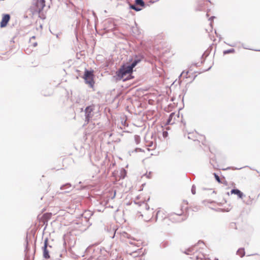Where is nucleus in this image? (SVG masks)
<instances>
[{
    "mask_svg": "<svg viewBox=\"0 0 260 260\" xmlns=\"http://www.w3.org/2000/svg\"><path fill=\"white\" fill-rule=\"evenodd\" d=\"M216 180L219 183L221 182L220 177L215 173L214 174Z\"/></svg>",
    "mask_w": 260,
    "mask_h": 260,
    "instance_id": "obj_18",
    "label": "nucleus"
},
{
    "mask_svg": "<svg viewBox=\"0 0 260 260\" xmlns=\"http://www.w3.org/2000/svg\"><path fill=\"white\" fill-rule=\"evenodd\" d=\"M149 212L151 213V216H152V214L153 213V209H152Z\"/></svg>",
    "mask_w": 260,
    "mask_h": 260,
    "instance_id": "obj_23",
    "label": "nucleus"
},
{
    "mask_svg": "<svg viewBox=\"0 0 260 260\" xmlns=\"http://www.w3.org/2000/svg\"><path fill=\"white\" fill-rule=\"evenodd\" d=\"M94 110L93 106H89L87 107L85 109V121L88 122L92 118L93 114L92 112Z\"/></svg>",
    "mask_w": 260,
    "mask_h": 260,
    "instance_id": "obj_3",
    "label": "nucleus"
},
{
    "mask_svg": "<svg viewBox=\"0 0 260 260\" xmlns=\"http://www.w3.org/2000/svg\"><path fill=\"white\" fill-rule=\"evenodd\" d=\"M150 175V173H149L148 176H147V177H148V178H149Z\"/></svg>",
    "mask_w": 260,
    "mask_h": 260,
    "instance_id": "obj_28",
    "label": "nucleus"
},
{
    "mask_svg": "<svg viewBox=\"0 0 260 260\" xmlns=\"http://www.w3.org/2000/svg\"><path fill=\"white\" fill-rule=\"evenodd\" d=\"M141 60V58L136 57L132 63L130 64L123 65L117 72V75L118 78L122 79L127 74L132 73L133 68Z\"/></svg>",
    "mask_w": 260,
    "mask_h": 260,
    "instance_id": "obj_1",
    "label": "nucleus"
},
{
    "mask_svg": "<svg viewBox=\"0 0 260 260\" xmlns=\"http://www.w3.org/2000/svg\"><path fill=\"white\" fill-rule=\"evenodd\" d=\"M127 238L130 239L129 241H128V242L130 244L134 245H135L138 247L139 246V245H138L139 243L135 242V239H130L129 237H128V236H127Z\"/></svg>",
    "mask_w": 260,
    "mask_h": 260,
    "instance_id": "obj_11",
    "label": "nucleus"
},
{
    "mask_svg": "<svg viewBox=\"0 0 260 260\" xmlns=\"http://www.w3.org/2000/svg\"><path fill=\"white\" fill-rule=\"evenodd\" d=\"M232 194H235L238 195V197L240 199L243 198L244 196L243 192L238 189H233L231 191Z\"/></svg>",
    "mask_w": 260,
    "mask_h": 260,
    "instance_id": "obj_7",
    "label": "nucleus"
},
{
    "mask_svg": "<svg viewBox=\"0 0 260 260\" xmlns=\"http://www.w3.org/2000/svg\"><path fill=\"white\" fill-rule=\"evenodd\" d=\"M183 212L182 210H181L179 213H175V215H176L178 219L177 221H181L183 220L182 218H181L180 216L182 215Z\"/></svg>",
    "mask_w": 260,
    "mask_h": 260,
    "instance_id": "obj_10",
    "label": "nucleus"
},
{
    "mask_svg": "<svg viewBox=\"0 0 260 260\" xmlns=\"http://www.w3.org/2000/svg\"><path fill=\"white\" fill-rule=\"evenodd\" d=\"M150 175V173H149L148 176H147V177H148V178H149Z\"/></svg>",
    "mask_w": 260,
    "mask_h": 260,
    "instance_id": "obj_29",
    "label": "nucleus"
},
{
    "mask_svg": "<svg viewBox=\"0 0 260 260\" xmlns=\"http://www.w3.org/2000/svg\"><path fill=\"white\" fill-rule=\"evenodd\" d=\"M145 220L146 221H148V220H149V219H145Z\"/></svg>",
    "mask_w": 260,
    "mask_h": 260,
    "instance_id": "obj_30",
    "label": "nucleus"
},
{
    "mask_svg": "<svg viewBox=\"0 0 260 260\" xmlns=\"http://www.w3.org/2000/svg\"><path fill=\"white\" fill-rule=\"evenodd\" d=\"M45 6V0H37L36 2L37 9L38 11L41 12Z\"/></svg>",
    "mask_w": 260,
    "mask_h": 260,
    "instance_id": "obj_4",
    "label": "nucleus"
},
{
    "mask_svg": "<svg viewBox=\"0 0 260 260\" xmlns=\"http://www.w3.org/2000/svg\"><path fill=\"white\" fill-rule=\"evenodd\" d=\"M93 71H88L85 70L83 78L85 80V83L89 85L91 87L94 85V82L93 81Z\"/></svg>",
    "mask_w": 260,
    "mask_h": 260,
    "instance_id": "obj_2",
    "label": "nucleus"
},
{
    "mask_svg": "<svg viewBox=\"0 0 260 260\" xmlns=\"http://www.w3.org/2000/svg\"><path fill=\"white\" fill-rule=\"evenodd\" d=\"M60 189L62 190H66L65 192H69L72 189V186L70 184L67 183L64 185H62Z\"/></svg>",
    "mask_w": 260,
    "mask_h": 260,
    "instance_id": "obj_8",
    "label": "nucleus"
},
{
    "mask_svg": "<svg viewBox=\"0 0 260 260\" xmlns=\"http://www.w3.org/2000/svg\"><path fill=\"white\" fill-rule=\"evenodd\" d=\"M147 146L148 147H152V149H154L155 147V144H154L153 142H150L148 145Z\"/></svg>",
    "mask_w": 260,
    "mask_h": 260,
    "instance_id": "obj_17",
    "label": "nucleus"
},
{
    "mask_svg": "<svg viewBox=\"0 0 260 260\" xmlns=\"http://www.w3.org/2000/svg\"><path fill=\"white\" fill-rule=\"evenodd\" d=\"M135 3L137 5H139L142 7L144 6L145 4L143 0H136Z\"/></svg>",
    "mask_w": 260,
    "mask_h": 260,
    "instance_id": "obj_12",
    "label": "nucleus"
},
{
    "mask_svg": "<svg viewBox=\"0 0 260 260\" xmlns=\"http://www.w3.org/2000/svg\"><path fill=\"white\" fill-rule=\"evenodd\" d=\"M47 242L48 240L46 239L44 242V245L43 248V256L45 258H49L50 257V255L49 254V251L47 249Z\"/></svg>",
    "mask_w": 260,
    "mask_h": 260,
    "instance_id": "obj_6",
    "label": "nucleus"
},
{
    "mask_svg": "<svg viewBox=\"0 0 260 260\" xmlns=\"http://www.w3.org/2000/svg\"><path fill=\"white\" fill-rule=\"evenodd\" d=\"M10 18V16L9 14H5L4 15L2 18V20L1 22V27H5L8 22H9Z\"/></svg>",
    "mask_w": 260,
    "mask_h": 260,
    "instance_id": "obj_5",
    "label": "nucleus"
},
{
    "mask_svg": "<svg viewBox=\"0 0 260 260\" xmlns=\"http://www.w3.org/2000/svg\"><path fill=\"white\" fill-rule=\"evenodd\" d=\"M191 191V193L193 194H196V186L194 185H193L192 186Z\"/></svg>",
    "mask_w": 260,
    "mask_h": 260,
    "instance_id": "obj_19",
    "label": "nucleus"
},
{
    "mask_svg": "<svg viewBox=\"0 0 260 260\" xmlns=\"http://www.w3.org/2000/svg\"><path fill=\"white\" fill-rule=\"evenodd\" d=\"M234 52H235V50L234 49H231L224 50L223 51V54H229L230 53H234Z\"/></svg>",
    "mask_w": 260,
    "mask_h": 260,
    "instance_id": "obj_14",
    "label": "nucleus"
},
{
    "mask_svg": "<svg viewBox=\"0 0 260 260\" xmlns=\"http://www.w3.org/2000/svg\"><path fill=\"white\" fill-rule=\"evenodd\" d=\"M36 38L35 36H32L30 39V41H31L32 39H35Z\"/></svg>",
    "mask_w": 260,
    "mask_h": 260,
    "instance_id": "obj_26",
    "label": "nucleus"
},
{
    "mask_svg": "<svg viewBox=\"0 0 260 260\" xmlns=\"http://www.w3.org/2000/svg\"><path fill=\"white\" fill-rule=\"evenodd\" d=\"M135 140L137 144H139L140 142V137L138 135L135 136Z\"/></svg>",
    "mask_w": 260,
    "mask_h": 260,
    "instance_id": "obj_15",
    "label": "nucleus"
},
{
    "mask_svg": "<svg viewBox=\"0 0 260 260\" xmlns=\"http://www.w3.org/2000/svg\"><path fill=\"white\" fill-rule=\"evenodd\" d=\"M160 214V211H158L157 213H156V218L157 219L158 218V216Z\"/></svg>",
    "mask_w": 260,
    "mask_h": 260,
    "instance_id": "obj_21",
    "label": "nucleus"
},
{
    "mask_svg": "<svg viewBox=\"0 0 260 260\" xmlns=\"http://www.w3.org/2000/svg\"><path fill=\"white\" fill-rule=\"evenodd\" d=\"M174 115H175V114L174 113H172L170 115L169 117L168 120V121H167V123L168 124H170L171 123V119L173 118V117L174 116Z\"/></svg>",
    "mask_w": 260,
    "mask_h": 260,
    "instance_id": "obj_16",
    "label": "nucleus"
},
{
    "mask_svg": "<svg viewBox=\"0 0 260 260\" xmlns=\"http://www.w3.org/2000/svg\"><path fill=\"white\" fill-rule=\"evenodd\" d=\"M32 46L34 47H36L37 46V43L35 42V43H33Z\"/></svg>",
    "mask_w": 260,
    "mask_h": 260,
    "instance_id": "obj_22",
    "label": "nucleus"
},
{
    "mask_svg": "<svg viewBox=\"0 0 260 260\" xmlns=\"http://www.w3.org/2000/svg\"><path fill=\"white\" fill-rule=\"evenodd\" d=\"M214 260H218V259L215 258Z\"/></svg>",
    "mask_w": 260,
    "mask_h": 260,
    "instance_id": "obj_31",
    "label": "nucleus"
},
{
    "mask_svg": "<svg viewBox=\"0 0 260 260\" xmlns=\"http://www.w3.org/2000/svg\"><path fill=\"white\" fill-rule=\"evenodd\" d=\"M214 18H215V17L212 16L209 18V20L211 21V20L213 19Z\"/></svg>",
    "mask_w": 260,
    "mask_h": 260,
    "instance_id": "obj_25",
    "label": "nucleus"
},
{
    "mask_svg": "<svg viewBox=\"0 0 260 260\" xmlns=\"http://www.w3.org/2000/svg\"><path fill=\"white\" fill-rule=\"evenodd\" d=\"M168 135V133L167 131H164L162 133V136L164 138H166Z\"/></svg>",
    "mask_w": 260,
    "mask_h": 260,
    "instance_id": "obj_20",
    "label": "nucleus"
},
{
    "mask_svg": "<svg viewBox=\"0 0 260 260\" xmlns=\"http://www.w3.org/2000/svg\"><path fill=\"white\" fill-rule=\"evenodd\" d=\"M150 175V173H149L148 176H147V177H148V178H149Z\"/></svg>",
    "mask_w": 260,
    "mask_h": 260,
    "instance_id": "obj_27",
    "label": "nucleus"
},
{
    "mask_svg": "<svg viewBox=\"0 0 260 260\" xmlns=\"http://www.w3.org/2000/svg\"><path fill=\"white\" fill-rule=\"evenodd\" d=\"M237 253L241 257H243L245 255L244 249L243 248L239 249L237 252Z\"/></svg>",
    "mask_w": 260,
    "mask_h": 260,
    "instance_id": "obj_9",
    "label": "nucleus"
},
{
    "mask_svg": "<svg viewBox=\"0 0 260 260\" xmlns=\"http://www.w3.org/2000/svg\"><path fill=\"white\" fill-rule=\"evenodd\" d=\"M130 8L135 10L136 11H139L141 10V8H139L138 6H136L134 5H132L130 6Z\"/></svg>",
    "mask_w": 260,
    "mask_h": 260,
    "instance_id": "obj_13",
    "label": "nucleus"
},
{
    "mask_svg": "<svg viewBox=\"0 0 260 260\" xmlns=\"http://www.w3.org/2000/svg\"><path fill=\"white\" fill-rule=\"evenodd\" d=\"M138 150L141 151V149L140 148H136L135 149V151L137 152Z\"/></svg>",
    "mask_w": 260,
    "mask_h": 260,
    "instance_id": "obj_24",
    "label": "nucleus"
}]
</instances>
